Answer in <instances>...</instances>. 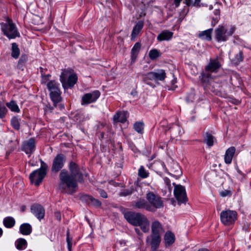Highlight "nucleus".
Masks as SVG:
<instances>
[{
    "instance_id": "nucleus-32",
    "label": "nucleus",
    "mask_w": 251,
    "mask_h": 251,
    "mask_svg": "<svg viewBox=\"0 0 251 251\" xmlns=\"http://www.w3.org/2000/svg\"><path fill=\"white\" fill-rule=\"evenodd\" d=\"M232 63L236 65H238L244 59L243 52L241 50H239L235 56L230 59Z\"/></svg>"
},
{
    "instance_id": "nucleus-7",
    "label": "nucleus",
    "mask_w": 251,
    "mask_h": 251,
    "mask_svg": "<svg viewBox=\"0 0 251 251\" xmlns=\"http://www.w3.org/2000/svg\"><path fill=\"white\" fill-rule=\"evenodd\" d=\"M146 198L150 207V212H155L157 209L164 206L163 201L161 197L152 192H148L146 194Z\"/></svg>"
},
{
    "instance_id": "nucleus-21",
    "label": "nucleus",
    "mask_w": 251,
    "mask_h": 251,
    "mask_svg": "<svg viewBox=\"0 0 251 251\" xmlns=\"http://www.w3.org/2000/svg\"><path fill=\"white\" fill-rule=\"evenodd\" d=\"M235 151L236 149L234 147H230L226 150L224 156V160L226 164H231Z\"/></svg>"
},
{
    "instance_id": "nucleus-17",
    "label": "nucleus",
    "mask_w": 251,
    "mask_h": 251,
    "mask_svg": "<svg viewBox=\"0 0 251 251\" xmlns=\"http://www.w3.org/2000/svg\"><path fill=\"white\" fill-rule=\"evenodd\" d=\"M219 5L217 3H215L214 5L215 9L213 12V14L211 15V18L212 19L211 21V25L214 26H215L219 22L220 19V13L221 10L220 7H219Z\"/></svg>"
},
{
    "instance_id": "nucleus-47",
    "label": "nucleus",
    "mask_w": 251,
    "mask_h": 251,
    "mask_svg": "<svg viewBox=\"0 0 251 251\" xmlns=\"http://www.w3.org/2000/svg\"><path fill=\"white\" fill-rule=\"evenodd\" d=\"M67 246H68V249L69 251H71L72 250V238H70L69 236V232L68 231H67Z\"/></svg>"
},
{
    "instance_id": "nucleus-18",
    "label": "nucleus",
    "mask_w": 251,
    "mask_h": 251,
    "mask_svg": "<svg viewBox=\"0 0 251 251\" xmlns=\"http://www.w3.org/2000/svg\"><path fill=\"white\" fill-rule=\"evenodd\" d=\"M133 208L135 209H144L150 211V207L148 206L147 201L144 199L140 198L132 203Z\"/></svg>"
},
{
    "instance_id": "nucleus-63",
    "label": "nucleus",
    "mask_w": 251,
    "mask_h": 251,
    "mask_svg": "<svg viewBox=\"0 0 251 251\" xmlns=\"http://www.w3.org/2000/svg\"><path fill=\"white\" fill-rule=\"evenodd\" d=\"M58 106H59L60 109H62L64 108V106L61 104H58Z\"/></svg>"
},
{
    "instance_id": "nucleus-52",
    "label": "nucleus",
    "mask_w": 251,
    "mask_h": 251,
    "mask_svg": "<svg viewBox=\"0 0 251 251\" xmlns=\"http://www.w3.org/2000/svg\"><path fill=\"white\" fill-rule=\"evenodd\" d=\"M54 217L55 219L60 222L61 220V215L59 211H56L54 212Z\"/></svg>"
},
{
    "instance_id": "nucleus-33",
    "label": "nucleus",
    "mask_w": 251,
    "mask_h": 251,
    "mask_svg": "<svg viewBox=\"0 0 251 251\" xmlns=\"http://www.w3.org/2000/svg\"><path fill=\"white\" fill-rule=\"evenodd\" d=\"M21 119L19 116H14L11 119V125L16 130L20 129V123Z\"/></svg>"
},
{
    "instance_id": "nucleus-38",
    "label": "nucleus",
    "mask_w": 251,
    "mask_h": 251,
    "mask_svg": "<svg viewBox=\"0 0 251 251\" xmlns=\"http://www.w3.org/2000/svg\"><path fill=\"white\" fill-rule=\"evenodd\" d=\"M161 55L160 50L157 49H151L149 53V56L151 60H154L159 57Z\"/></svg>"
},
{
    "instance_id": "nucleus-59",
    "label": "nucleus",
    "mask_w": 251,
    "mask_h": 251,
    "mask_svg": "<svg viewBox=\"0 0 251 251\" xmlns=\"http://www.w3.org/2000/svg\"><path fill=\"white\" fill-rule=\"evenodd\" d=\"M41 75L42 76V79L43 80H46L48 78V77H49V76H50V75H45L44 76H43V73H42Z\"/></svg>"
},
{
    "instance_id": "nucleus-46",
    "label": "nucleus",
    "mask_w": 251,
    "mask_h": 251,
    "mask_svg": "<svg viewBox=\"0 0 251 251\" xmlns=\"http://www.w3.org/2000/svg\"><path fill=\"white\" fill-rule=\"evenodd\" d=\"M133 193V189H127L124 190L123 192H121L120 195L121 196H127L131 195Z\"/></svg>"
},
{
    "instance_id": "nucleus-44",
    "label": "nucleus",
    "mask_w": 251,
    "mask_h": 251,
    "mask_svg": "<svg viewBox=\"0 0 251 251\" xmlns=\"http://www.w3.org/2000/svg\"><path fill=\"white\" fill-rule=\"evenodd\" d=\"M28 60L27 55L25 54H22L18 61V66L22 67Z\"/></svg>"
},
{
    "instance_id": "nucleus-13",
    "label": "nucleus",
    "mask_w": 251,
    "mask_h": 251,
    "mask_svg": "<svg viewBox=\"0 0 251 251\" xmlns=\"http://www.w3.org/2000/svg\"><path fill=\"white\" fill-rule=\"evenodd\" d=\"M66 162V157L63 154H57L54 158L51 170L52 172L57 173L63 167Z\"/></svg>"
},
{
    "instance_id": "nucleus-35",
    "label": "nucleus",
    "mask_w": 251,
    "mask_h": 251,
    "mask_svg": "<svg viewBox=\"0 0 251 251\" xmlns=\"http://www.w3.org/2000/svg\"><path fill=\"white\" fill-rule=\"evenodd\" d=\"M70 74V72L68 70H64L61 73L60 76V80L61 82L63 87L65 89V84L66 83L67 79Z\"/></svg>"
},
{
    "instance_id": "nucleus-15",
    "label": "nucleus",
    "mask_w": 251,
    "mask_h": 251,
    "mask_svg": "<svg viewBox=\"0 0 251 251\" xmlns=\"http://www.w3.org/2000/svg\"><path fill=\"white\" fill-rule=\"evenodd\" d=\"M31 213L40 221L44 218L45 210L44 207L39 204H34L31 206Z\"/></svg>"
},
{
    "instance_id": "nucleus-48",
    "label": "nucleus",
    "mask_w": 251,
    "mask_h": 251,
    "mask_svg": "<svg viewBox=\"0 0 251 251\" xmlns=\"http://www.w3.org/2000/svg\"><path fill=\"white\" fill-rule=\"evenodd\" d=\"M195 99V94L193 92L189 94L186 98V100L188 102H192Z\"/></svg>"
},
{
    "instance_id": "nucleus-57",
    "label": "nucleus",
    "mask_w": 251,
    "mask_h": 251,
    "mask_svg": "<svg viewBox=\"0 0 251 251\" xmlns=\"http://www.w3.org/2000/svg\"><path fill=\"white\" fill-rule=\"evenodd\" d=\"M135 231L139 236H142L143 234L140 231V230L139 228H135Z\"/></svg>"
},
{
    "instance_id": "nucleus-61",
    "label": "nucleus",
    "mask_w": 251,
    "mask_h": 251,
    "mask_svg": "<svg viewBox=\"0 0 251 251\" xmlns=\"http://www.w3.org/2000/svg\"><path fill=\"white\" fill-rule=\"evenodd\" d=\"M198 251H209L208 250H207V249L202 248V249L199 250Z\"/></svg>"
},
{
    "instance_id": "nucleus-55",
    "label": "nucleus",
    "mask_w": 251,
    "mask_h": 251,
    "mask_svg": "<svg viewBox=\"0 0 251 251\" xmlns=\"http://www.w3.org/2000/svg\"><path fill=\"white\" fill-rule=\"evenodd\" d=\"M201 0H195L194 1V6L196 7H200L201 6Z\"/></svg>"
},
{
    "instance_id": "nucleus-1",
    "label": "nucleus",
    "mask_w": 251,
    "mask_h": 251,
    "mask_svg": "<svg viewBox=\"0 0 251 251\" xmlns=\"http://www.w3.org/2000/svg\"><path fill=\"white\" fill-rule=\"evenodd\" d=\"M221 67V65L218 58L210 59L200 76V79L203 85L213 92L218 91L227 83L225 79L211 74V73H217Z\"/></svg>"
},
{
    "instance_id": "nucleus-10",
    "label": "nucleus",
    "mask_w": 251,
    "mask_h": 251,
    "mask_svg": "<svg viewBox=\"0 0 251 251\" xmlns=\"http://www.w3.org/2000/svg\"><path fill=\"white\" fill-rule=\"evenodd\" d=\"M237 218L236 211L231 210L223 211L220 214V219L222 223L226 226L233 224Z\"/></svg>"
},
{
    "instance_id": "nucleus-11",
    "label": "nucleus",
    "mask_w": 251,
    "mask_h": 251,
    "mask_svg": "<svg viewBox=\"0 0 251 251\" xmlns=\"http://www.w3.org/2000/svg\"><path fill=\"white\" fill-rule=\"evenodd\" d=\"M173 184L175 186L174 195L178 201V204L186 203L188 199L185 188L180 185H176L175 183H173Z\"/></svg>"
},
{
    "instance_id": "nucleus-64",
    "label": "nucleus",
    "mask_w": 251,
    "mask_h": 251,
    "mask_svg": "<svg viewBox=\"0 0 251 251\" xmlns=\"http://www.w3.org/2000/svg\"><path fill=\"white\" fill-rule=\"evenodd\" d=\"M213 8V6L212 5H210L209 6V9H210V10L212 9Z\"/></svg>"
},
{
    "instance_id": "nucleus-30",
    "label": "nucleus",
    "mask_w": 251,
    "mask_h": 251,
    "mask_svg": "<svg viewBox=\"0 0 251 251\" xmlns=\"http://www.w3.org/2000/svg\"><path fill=\"white\" fill-rule=\"evenodd\" d=\"M77 80V76L76 74H72L69 75L68 81H66L65 84V88L68 87H72L76 83Z\"/></svg>"
},
{
    "instance_id": "nucleus-28",
    "label": "nucleus",
    "mask_w": 251,
    "mask_h": 251,
    "mask_svg": "<svg viewBox=\"0 0 251 251\" xmlns=\"http://www.w3.org/2000/svg\"><path fill=\"white\" fill-rule=\"evenodd\" d=\"M59 85V84L54 80H50L47 84L48 89L50 92V93L60 91Z\"/></svg>"
},
{
    "instance_id": "nucleus-5",
    "label": "nucleus",
    "mask_w": 251,
    "mask_h": 251,
    "mask_svg": "<svg viewBox=\"0 0 251 251\" xmlns=\"http://www.w3.org/2000/svg\"><path fill=\"white\" fill-rule=\"evenodd\" d=\"M235 29L236 28L234 26H231L227 30L225 26L220 25L215 29V38L218 42H226L228 40L229 37L233 34Z\"/></svg>"
},
{
    "instance_id": "nucleus-37",
    "label": "nucleus",
    "mask_w": 251,
    "mask_h": 251,
    "mask_svg": "<svg viewBox=\"0 0 251 251\" xmlns=\"http://www.w3.org/2000/svg\"><path fill=\"white\" fill-rule=\"evenodd\" d=\"M7 107L12 112L15 113H19L20 111V109L19 108L18 105L16 103V101L11 100L9 102L6 103Z\"/></svg>"
},
{
    "instance_id": "nucleus-8",
    "label": "nucleus",
    "mask_w": 251,
    "mask_h": 251,
    "mask_svg": "<svg viewBox=\"0 0 251 251\" xmlns=\"http://www.w3.org/2000/svg\"><path fill=\"white\" fill-rule=\"evenodd\" d=\"M166 77V73L165 71L163 69H158L155 71L150 72L146 74L143 75V80L147 84L152 86L150 80H154L155 81L164 80Z\"/></svg>"
},
{
    "instance_id": "nucleus-49",
    "label": "nucleus",
    "mask_w": 251,
    "mask_h": 251,
    "mask_svg": "<svg viewBox=\"0 0 251 251\" xmlns=\"http://www.w3.org/2000/svg\"><path fill=\"white\" fill-rule=\"evenodd\" d=\"M232 194V192L230 190H225L220 192V195L222 197L230 196Z\"/></svg>"
},
{
    "instance_id": "nucleus-19",
    "label": "nucleus",
    "mask_w": 251,
    "mask_h": 251,
    "mask_svg": "<svg viewBox=\"0 0 251 251\" xmlns=\"http://www.w3.org/2000/svg\"><path fill=\"white\" fill-rule=\"evenodd\" d=\"M173 32L168 30L162 31L157 36V40L159 42L169 41L173 36Z\"/></svg>"
},
{
    "instance_id": "nucleus-23",
    "label": "nucleus",
    "mask_w": 251,
    "mask_h": 251,
    "mask_svg": "<svg viewBox=\"0 0 251 251\" xmlns=\"http://www.w3.org/2000/svg\"><path fill=\"white\" fill-rule=\"evenodd\" d=\"M113 121L115 123L120 122L124 123L126 122V112H117L113 116Z\"/></svg>"
},
{
    "instance_id": "nucleus-27",
    "label": "nucleus",
    "mask_w": 251,
    "mask_h": 251,
    "mask_svg": "<svg viewBox=\"0 0 251 251\" xmlns=\"http://www.w3.org/2000/svg\"><path fill=\"white\" fill-rule=\"evenodd\" d=\"M213 28H212L202 31L199 33L198 36L202 40L210 41L212 40L211 34Z\"/></svg>"
},
{
    "instance_id": "nucleus-2",
    "label": "nucleus",
    "mask_w": 251,
    "mask_h": 251,
    "mask_svg": "<svg viewBox=\"0 0 251 251\" xmlns=\"http://www.w3.org/2000/svg\"><path fill=\"white\" fill-rule=\"evenodd\" d=\"M165 232L162 224L158 220L151 223V233L146 238L147 245L150 246L152 251H156L161 241V235Z\"/></svg>"
},
{
    "instance_id": "nucleus-56",
    "label": "nucleus",
    "mask_w": 251,
    "mask_h": 251,
    "mask_svg": "<svg viewBox=\"0 0 251 251\" xmlns=\"http://www.w3.org/2000/svg\"><path fill=\"white\" fill-rule=\"evenodd\" d=\"M182 0H174V4L175 5L176 7H178L180 5V3L181 2Z\"/></svg>"
},
{
    "instance_id": "nucleus-3",
    "label": "nucleus",
    "mask_w": 251,
    "mask_h": 251,
    "mask_svg": "<svg viewBox=\"0 0 251 251\" xmlns=\"http://www.w3.org/2000/svg\"><path fill=\"white\" fill-rule=\"evenodd\" d=\"M59 176V189L62 193L72 195L76 192L78 181L73 176H70L67 170H62Z\"/></svg>"
},
{
    "instance_id": "nucleus-24",
    "label": "nucleus",
    "mask_w": 251,
    "mask_h": 251,
    "mask_svg": "<svg viewBox=\"0 0 251 251\" xmlns=\"http://www.w3.org/2000/svg\"><path fill=\"white\" fill-rule=\"evenodd\" d=\"M32 231L31 226L28 223H24L20 226L19 231L24 235H28Z\"/></svg>"
},
{
    "instance_id": "nucleus-39",
    "label": "nucleus",
    "mask_w": 251,
    "mask_h": 251,
    "mask_svg": "<svg viewBox=\"0 0 251 251\" xmlns=\"http://www.w3.org/2000/svg\"><path fill=\"white\" fill-rule=\"evenodd\" d=\"M170 131L172 137H176L180 133V127L177 125H174L170 128Z\"/></svg>"
},
{
    "instance_id": "nucleus-16",
    "label": "nucleus",
    "mask_w": 251,
    "mask_h": 251,
    "mask_svg": "<svg viewBox=\"0 0 251 251\" xmlns=\"http://www.w3.org/2000/svg\"><path fill=\"white\" fill-rule=\"evenodd\" d=\"M35 149V141L33 138H30L25 142L23 145V151L26 154H31Z\"/></svg>"
},
{
    "instance_id": "nucleus-54",
    "label": "nucleus",
    "mask_w": 251,
    "mask_h": 251,
    "mask_svg": "<svg viewBox=\"0 0 251 251\" xmlns=\"http://www.w3.org/2000/svg\"><path fill=\"white\" fill-rule=\"evenodd\" d=\"M229 101L235 104H238L240 103V101L239 100L232 98H229Z\"/></svg>"
},
{
    "instance_id": "nucleus-50",
    "label": "nucleus",
    "mask_w": 251,
    "mask_h": 251,
    "mask_svg": "<svg viewBox=\"0 0 251 251\" xmlns=\"http://www.w3.org/2000/svg\"><path fill=\"white\" fill-rule=\"evenodd\" d=\"M184 3L188 6L195 7L194 1L193 0H184Z\"/></svg>"
},
{
    "instance_id": "nucleus-25",
    "label": "nucleus",
    "mask_w": 251,
    "mask_h": 251,
    "mask_svg": "<svg viewBox=\"0 0 251 251\" xmlns=\"http://www.w3.org/2000/svg\"><path fill=\"white\" fill-rule=\"evenodd\" d=\"M61 93V92L60 91L59 92H54V93L52 92L51 93H50V98L53 103L54 107H56L57 104L62 100Z\"/></svg>"
},
{
    "instance_id": "nucleus-9",
    "label": "nucleus",
    "mask_w": 251,
    "mask_h": 251,
    "mask_svg": "<svg viewBox=\"0 0 251 251\" xmlns=\"http://www.w3.org/2000/svg\"><path fill=\"white\" fill-rule=\"evenodd\" d=\"M0 25L3 34L9 39H14L20 36V33L11 20L8 19L6 23H2Z\"/></svg>"
},
{
    "instance_id": "nucleus-60",
    "label": "nucleus",
    "mask_w": 251,
    "mask_h": 251,
    "mask_svg": "<svg viewBox=\"0 0 251 251\" xmlns=\"http://www.w3.org/2000/svg\"><path fill=\"white\" fill-rule=\"evenodd\" d=\"M189 9H187L186 11L185 12V10L184 9L182 11L181 13H182V15H186L187 13L188 12Z\"/></svg>"
},
{
    "instance_id": "nucleus-26",
    "label": "nucleus",
    "mask_w": 251,
    "mask_h": 251,
    "mask_svg": "<svg viewBox=\"0 0 251 251\" xmlns=\"http://www.w3.org/2000/svg\"><path fill=\"white\" fill-rule=\"evenodd\" d=\"M15 246L17 250L23 251L27 248V242L24 238H18L15 242Z\"/></svg>"
},
{
    "instance_id": "nucleus-22",
    "label": "nucleus",
    "mask_w": 251,
    "mask_h": 251,
    "mask_svg": "<svg viewBox=\"0 0 251 251\" xmlns=\"http://www.w3.org/2000/svg\"><path fill=\"white\" fill-rule=\"evenodd\" d=\"M164 241L166 247L172 245L175 241V236L171 231H167L164 235Z\"/></svg>"
},
{
    "instance_id": "nucleus-31",
    "label": "nucleus",
    "mask_w": 251,
    "mask_h": 251,
    "mask_svg": "<svg viewBox=\"0 0 251 251\" xmlns=\"http://www.w3.org/2000/svg\"><path fill=\"white\" fill-rule=\"evenodd\" d=\"M16 222L14 218L11 216L5 217L3 220V224L7 228H12L15 225Z\"/></svg>"
},
{
    "instance_id": "nucleus-14",
    "label": "nucleus",
    "mask_w": 251,
    "mask_h": 251,
    "mask_svg": "<svg viewBox=\"0 0 251 251\" xmlns=\"http://www.w3.org/2000/svg\"><path fill=\"white\" fill-rule=\"evenodd\" d=\"M69 169L71 172L70 176H73L79 182L83 181V174L76 163L74 162H70Z\"/></svg>"
},
{
    "instance_id": "nucleus-40",
    "label": "nucleus",
    "mask_w": 251,
    "mask_h": 251,
    "mask_svg": "<svg viewBox=\"0 0 251 251\" xmlns=\"http://www.w3.org/2000/svg\"><path fill=\"white\" fill-rule=\"evenodd\" d=\"M134 129L138 133L142 134L144 130V124L143 122H137L133 125Z\"/></svg>"
},
{
    "instance_id": "nucleus-51",
    "label": "nucleus",
    "mask_w": 251,
    "mask_h": 251,
    "mask_svg": "<svg viewBox=\"0 0 251 251\" xmlns=\"http://www.w3.org/2000/svg\"><path fill=\"white\" fill-rule=\"evenodd\" d=\"M99 192L100 195L101 196V197H102V198H107V193L104 190L99 189Z\"/></svg>"
},
{
    "instance_id": "nucleus-4",
    "label": "nucleus",
    "mask_w": 251,
    "mask_h": 251,
    "mask_svg": "<svg viewBox=\"0 0 251 251\" xmlns=\"http://www.w3.org/2000/svg\"><path fill=\"white\" fill-rule=\"evenodd\" d=\"M124 217L131 225L140 226L145 233L150 230V222L147 217L141 213L129 211L125 213Z\"/></svg>"
},
{
    "instance_id": "nucleus-29",
    "label": "nucleus",
    "mask_w": 251,
    "mask_h": 251,
    "mask_svg": "<svg viewBox=\"0 0 251 251\" xmlns=\"http://www.w3.org/2000/svg\"><path fill=\"white\" fill-rule=\"evenodd\" d=\"M141 45L139 42L136 43L133 47L131 51V58L132 62L135 61L141 49Z\"/></svg>"
},
{
    "instance_id": "nucleus-58",
    "label": "nucleus",
    "mask_w": 251,
    "mask_h": 251,
    "mask_svg": "<svg viewBox=\"0 0 251 251\" xmlns=\"http://www.w3.org/2000/svg\"><path fill=\"white\" fill-rule=\"evenodd\" d=\"M130 94L132 95L134 97H137V92L135 90H133L131 93Z\"/></svg>"
},
{
    "instance_id": "nucleus-12",
    "label": "nucleus",
    "mask_w": 251,
    "mask_h": 251,
    "mask_svg": "<svg viewBox=\"0 0 251 251\" xmlns=\"http://www.w3.org/2000/svg\"><path fill=\"white\" fill-rule=\"evenodd\" d=\"M100 95V93L98 90H95L91 93L84 94L81 101L82 105H87L90 103L95 102Z\"/></svg>"
},
{
    "instance_id": "nucleus-45",
    "label": "nucleus",
    "mask_w": 251,
    "mask_h": 251,
    "mask_svg": "<svg viewBox=\"0 0 251 251\" xmlns=\"http://www.w3.org/2000/svg\"><path fill=\"white\" fill-rule=\"evenodd\" d=\"M101 205V202L97 199L92 198V201L90 203V206H93L97 207H100Z\"/></svg>"
},
{
    "instance_id": "nucleus-43",
    "label": "nucleus",
    "mask_w": 251,
    "mask_h": 251,
    "mask_svg": "<svg viewBox=\"0 0 251 251\" xmlns=\"http://www.w3.org/2000/svg\"><path fill=\"white\" fill-rule=\"evenodd\" d=\"M92 198L93 197L91 196L84 194L80 196V200L82 202H85L88 205H90L92 201Z\"/></svg>"
},
{
    "instance_id": "nucleus-53",
    "label": "nucleus",
    "mask_w": 251,
    "mask_h": 251,
    "mask_svg": "<svg viewBox=\"0 0 251 251\" xmlns=\"http://www.w3.org/2000/svg\"><path fill=\"white\" fill-rule=\"evenodd\" d=\"M163 179L167 187L170 188L171 186L170 179L167 177H164Z\"/></svg>"
},
{
    "instance_id": "nucleus-20",
    "label": "nucleus",
    "mask_w": 251,
    "mask_h": 251,
    "mask_svg": "<svg viewBox=\"0 0 251 251\" xmlns=\"http://www.w3.org/2000/svg\"><path fill=\"white\" fill-rule=\"evenodd\" d=\"M144 26V22L142 21H138L136 25L134 26L131 34V40H135L141 31Z\"/></svg>"
},
{
    "instance_id": "nucleus-36",
    "label": "nucleus",
    "mask_w": 251,
    "mask_h": 251,
    "mask_svg": "<svg viewBox=\"0 0 251 251\" xmlns=\"http://www.w3.org/2000/svg\"><path fill=\"white\" fill-rule=\"evenodd\" d=\"M20 51L18 45L16 43L12 44L11 56L14 58L17 59L20 55Z\"/></svg>"
},
{
    "instance_id": "nucleus-41",
    "label": "nucleus",
    "mask_w": 251,
    "mask_h": 251,
    "mask_svg": "<svg viewBox=\"0 0 251 251\" xmlns=\"http://www.w3.org/2000/svg\"><path fill=\"white\" fill-rule=\"evenodd\" d=\"M138 176L142 178H146L149 176V173L147 171L143 166H141L138 170Z\"/></svg>"
},
{
    "instance_id": "nucleus-42",
    "label": "nucleus",
    "mask_w": 251,
    "mask_h": 251,
    "mask_svg": "<svg viewBox=\"0 0 251 251\" xmlns=\"http://www.w3.org/2000/svg\"><path fill=\"white\" fill-rule=\"evenodd\" d=\"M7 112L8 110L6 107L0 101V119H2L5 118Z\"/></svg>"
},
{
    "instance_id": "nucleus-34",
    "label": "nucleus",
    "mask_w": 251,
    "mask_h": 251,
    "mask_svg": "<svg viewBox=\"0 0 251 251\" xmlns=\"http://www.w3.org/2000/svg\"><path fill=\"white\" fill-rule=\"evenodd\" d=\"M214 140V137L211 134L207 132L204 136L203 142L208 147H211L213 146Z\"/></svg>"
},
{
    "instance_id": "nucleus-6",
    "label": "nucleus",
    "mask_w": 251,
    "mask_h": 251,
    "mask_svg": "<svg viewBox=\"0 0 251 251\" xmlns=\"http://www.w3.org/2000/svg\"><path fill=\"white\" fill-rule=\"evenodd\" d=\"M41 167L40 169L33 171L29 176V179L32 183L38 186L42 182L47 174L48 165L43 160H41Z\"/></svg>"
},
{
    "instance_id": "nucleus-62",
    "label": "nucleus",
    "mask_w": 251,
    "mask_h": 251,
    "mask_svg": "<svg viewBox=\"0 0 251 251\" xmlns=\"http://www.w3.org/2000/svg\"><path fill=\"white\" fill-rule=\"evenodd\" d=\"M3 233V230L0 227V237L2 236Z\"/></svg>"
}]
</instances>
